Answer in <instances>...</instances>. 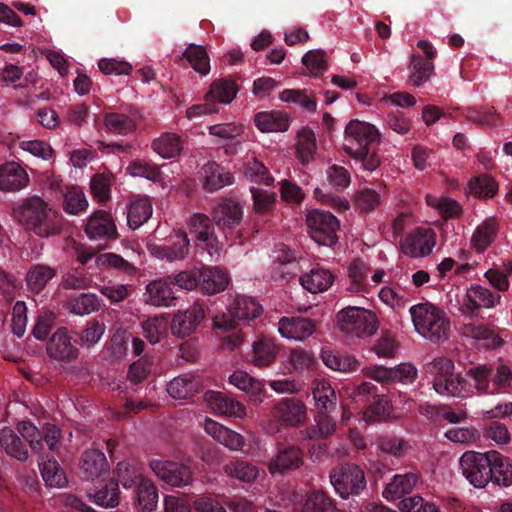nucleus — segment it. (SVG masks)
<instances>
[{"label": "nucleus", "instance_id": "16", "mask_svg": "<svg viewBox=\"0 0 512 512\" xmlns=\"http://www.w3.org/2000/svg\"><path fill=\"white\" fill-rule=\"evenodd\" d=\"M272 414L284 424L298 426L306 420L307 407L300 399L284 398L275 405Z\"/></svg>", "mask_w": 512, "mask_h": 512}, {"label": "nucleus", "instance_id": "47", "mask_svg": "<svg viewBox=\"0 0 512 512\" xmlns=\"http://www.w3.org/2000/svg\"><path fill=\"white\" fill-rule=\"evenodd\" d=\"M183 57L201 75H207L210 72V60L203 46L193 43L189 44L183 53Z\"/></svg>", "mask_w": 512, "mask_h": 512}, {"label": "nucleus", "instance_id": "57", "mask_svg": "<svg viewBox=\"0 0 512 512\" xmlns=\"http://www.w3.org/2000/svg\"><path fill=\"white\" fill-rule=\"evenodd\" d=\"M369 267L366 262L360 259L354 260L348 269L350 286L352 292H359L365 288Z\"/></svg>", "mask_w": 512, "mask_h": 512}, {"label": "nucleus", "instance_id": "5", "mask_svg": "<svg viewBox=\"0 0 512 512\" xmlns=\"http://www.w3.org/2000/svg\"><path fill=\"white\" fill-rule=\"evenodd\" d=\"M337 323L341 331L357 337L374 334L378 328L376 315L358 306H348L337 314Z\"/></svg>", "mask_w": 512, "mask_h": 512}, {"label": "nucleus", "instance_id": "10", "mask_svg": "<svg viewBox=\"0 0 512 512\" xmlns=\"http://www.w3.org/2000/svg\"><path fill=\"white\" fill-rule=\"evenodd\" d=\"M149 253L160 260L177 261L184 259L189 252V239L185 232L178 231L170 237L168 244L155 241L147 243Z\"/></svg>", "mask_w": 512, "mask_h": 512}, {"label": "nucleus", "instance_id": "44", "mask_svg": "<svg viewBox=\"0 0 512 512\" xmlns=\"http://www.w3.org/2000/svg\"><path fill=\"white\" fill-rule=\"evenodd\" d=\"M0 446L11 457L24 461L28 457V451L19 437L10 428H4L0 431Z\"/></svg>", "mask_w": 512, "mask_h": 512}, {"label": "nucleus", "instance_id": "63", "mask_svg": "<svg viewBox=\"0 0 512 512\" xmlns=\"http://www.w3.org/2000/svg\"><path fill=\"white\" fill-rule=\"evenodd\" d=\"M392 413V404L385 397L379 398L375 403L366 408L363 413L362 420L371 423L389 417Z\"/></svg>", "mask_w": 512, "mask_h": 512}, {"label": "nucleus", "instance_id": "62", "mask_svg": "<svg viewBox=\"0 0 512 512\" xmlns=\"http://www.w3.org/2000/svg\"><path fill=\"white\" fill-rule=\"evenodd\" d=\"M498 186L496 182L488 175L475 177L469 182V193L477 197H492L496 194Z\"/></svg>", "mask_w": 512, "mask_h": 512}, {"label": "nucleus", "instance_id": "45", "mask_svg": "<svg viewBox=\"0 0 512 512\" xmlns=\"http://www.w3.org/2000/svg\"><path fill=\"white\" fill-rule=\"evenodd\" d=\"M408 81L412 86L419 87L430 78L434 66L430 61H424L417 55L411 56Z\"/></svg>", "mask_w": 512, "mask_h": 512}, {"label": "nucleus", "instance_id": "20", "mask_svg": "<svg viewBox=\"0 0 512 512\" xmlns=\"http://www.w3.org/2000/svg\"><path fill=\"white\" fill-rule=\"evenodd\" d=\"M173 283L166 280H155L146 286L144 301L156 307H172L175 305V292Z\"/></svg>", "mask_w": 512, "mask_h": 512}, {"label": "nucleus", "instance_id": "9", "mask_svg": "<svg viewBox=\"0 0 512 512\" xmlns=\"http://www.w3.org/2000/svg\"><path fill=\"white\" fill-rule=\"evenodd\" d=\"M150 467L154 474L163 482L173 487L190 485L193 481V473L190 467L163 459H153Z\"/></svg>", "mask_w": 512, "mask_h": 512}, {"label": "nucleus", "instance_id": "37", "mask_svg": "<svg viewBox=\"0 0 512 512\" xmlns=\"http://www.w3.org/2000/svg\"><path fill=\"white\" fill-rule=\"evenodd\" d=\"M492 479L505 487L512 485V462L497 451H490Z\"/></svg>", "mask_w": 512, "mask_h": 512}, {"label": "nucleus", "instance_id": "21", "mask_svg": "<svg viewBox=\"0 0 512 512\" xmlns=\"http://www.w3.org/2000/svg\"><path fill=\"white\" fill-rule=\"evenodd\" d=\"M466 301L462 305L464 313H472L475 308L491 309L500 303L501 296L498 293H493L489 289L475 285L470 287L466 292Z\"/></svg>", "mask_w": 512, "mask_h": 512}, {"label": "nucleus", "instance_id": "19", "mask_svg": "<svg viewBox=\"0 0 512 512\" xmlns=\"http://www.w3.org/2000/svg\"><path fill=\"white\" fill-rule=\"evenodd\" d=\"M30 178L17 162H6L0 166V191L14 192L25 188Z\"/></svg>", "mask_w": 512, "mask_h": 512}, {"label": "nucleus", "instance_id": "22", "mask_svg": "<svg viewBox=\"0 0 512 512\" xmlns=\"http://www.w3.org/2000/svg\"><path fill=\"white\" fill-rule=\"evenodd\" d=\"M212 217L218 226L233 228L243 218V207L233 199H223L214 207Z\"/></svg>", "mask_w": 512, "mask_h": 512}, {"label": "nucleus", "instance_id": "60", "mask_svg": "<svg viewBox=\"0 0 512 512\" xmlns=\"http://www.w3.org/2000/svg\"><path fill=\"white\" fill-rule=\"evenodd\" d=\"M53 276L54 270L52 268L44 265H36L27 273V285L32 291L38 292L44 288Z\"/></svg>", "mask_w": 512, "mask_h": 512}, {"label": "nucleus", "instance_id": "52", "mask_svg": "<svg viewBox=\"0 0 512 512\" xmlns=\"http://www.w3.org/2000/svg\"><path fill=\"white\" fill-rule=\"evenodd\" d=\"M426 203L436 209L444 218L456 217L462 212L459 203L446 196L429 194L426 196Z\"/></svg>", "mask_w": 512, "mask_h": 512}, {"label": "nucleus", "instance_id": "42", "mask_svg": "<svg viewBox=\"0 0 512 512\" xmlns=\"http://www.w3.org/2000/svg\"><path fill=\"white\" fill-rule=\"evenodd\" d=\"M237 94V87L233 81L218 80L215 81L207 92L205 99L207 102H219L229 104Z\"/></svg>", "mask_w": 512, "mask_h": 512}, {"label": "nucleus", "instance_id": "51", "mask_svg": "<svg viewBox=\"0 0 512 512\" xmlns=\"http://www.w3.org/2000/svg\"><path fill=\"white\" fill-rule=\"evenodd\" d=\"M434 391L441 396L465 397L468 395L466 380L461 374H456L454 371L443 379L442 389L436 386Z\"/></svg>", "mask_w": 512, "mask_h": 512}, {"label": "nucleus", "instance_id": "6", "mask_svg": "<svg viewBox=\"0 0 512 512\" xmlns=\"http://www.w3.org/2000/svg\"><path fill=\"white\" fill-rule=\"evenodd\" d=\"M462 474L475 488H485L492 480L490 451H467L459 459Z\"/></svg>", "mask_w": 512, "mask_h": 512}, {"label": "nucleus", "instance_id": "7", "mask_svg": "<svg viewBox=\"0 0 512 512\" xmlns=\"http://www.w3.org/2000/svg\"><path fill=\"white\" fill-rule=\"evenodd\" d=\"M330 482L342 498L359 494L366 486L364 472L355 464H345L334 468L330 474Z\"/></svg>", "mask_w": 512, "mask_h": 512}, {"label": "nucleus", "instance_id": "17", "mask_svg": "<svg viewBox=\"0 0 512 512\" xmlns=\"http://www.w3.org/2000/svg\"><path fill=\"white\" fill-rule=\"evenodd\" d=\"M85 233L91 240L111 239L116 237L117 229L110 214L98 210L87 218Z\"/></svg>", "mask_w": 512, "mask_h": 512}, {"label": "nucleus", "instance_id": "55", "mask_svg": "<svg viewBox=\"0 0 512 512\" xmlns=\"http://www.w3.org/2000/svg\"><path fill=\"white\" fill-rule=\"evenodd\" d=\"M279 100L285 103H295L308 111H316L317 102L306 90L285 89L279 93Z\"/></svg>", "mask_w": 512, "mask_h": 512}, {"label": "nucleus", "instance_id": "30", "mask_svg": "<svg viewBox=\"0 0 512 512\" xmlns=\"http://www.w3.org/2000/svg\"><path fill=\"white\" fill-rule=\"evenodd\" d=\"M302 464V456L299 449L288 447L280 450L269 462L268 470L271 474L283 473L296 469Z\"/></svg>", "mask_w": 512, "mask_h": 512}, {"label": "nucleus", "instance_id": "8", "mask_svg": "<svg viewBox=\"0 0 512 512\" xmlns=\"http://www.w3.org/2000/svg\"><path fill=\"white\" fill-rule=\"evenodd\" d=\"M306 222L310 237L316 243L333 246L337 242L336 231L339 228V221L331 213L312 210L307 214Z\"/></svg>", "mask_w": 512, "mask_h": 512}, {"label": "nucleus", "instance_id": "58", "mask_svg": "<svg viewBox=\"0 0 512 512\" xmlns=\"http://www.w3.org/2000/svg\"><path fill=\"white\" fill-rule=\"evenodd\" d=\"M19 148L44 161H49L54 156V149L52 146L41 139L22 140L19 142Z\"/></svg>", "mask_w": 512, "mask_h": 512}, {"label": "nucleus", "instance_id": "27", "mask_svg": "<svg viewBox=\"0 0 512 512\" xmlns=\"http://www.w3.org/2000/svg\"><path fill=\"white\" fill-rule=\"evenodd\" d=\"M498 222L494 217H488L478 224L471 236V247L477 252L485 251L495 240Z\"/></svg>", "mask_w": 512, "mask_h": 512}, {"label": "nucleus", "instance_id": "26", "mask_svg": "<svg viewBox=\"0 0 512 512\" xmlns=\"http://www.w3.org/2000/svg\"><path fill=\"white\" fill-rule=\"evenodd\" d=\"M419 476L409 472L395 475L383 490V497L389 501L400 499L411 493L417 486Z\"/></svg>", "mask_w": 512, "mask_h": 512}, {"label": "nucleus", "instance_id": "50", "mask_svg": "<svg viewBox=\"0 0 512 512\" xmlns=\"http://www.w3.org/2000/svg\"><path fill=\"white\" fill-rule=\"evenodd\" d=\"M39 467L42 478L48 486L59 488L65 485L66 476L57 461L54 459H48L47 461L41 459Z\"/></svg>", "mask_w": 512, "mask_h": 512}, {"label": "nucleus", "instance_id": "28", "mask_svg": "<svg viewBox=\"0 0 512 512\" xmlns=\"http://www.w3.org/2000/svg\"><path fill=\"white\" fill-rule=\"evenodd\" d=\"M200 288L208 293L215 294L225 290L229 283L228 275L217 267H204L199 269Z\"/></svg>", "mask_w": 512, "mask_h": 512}, {"label": "nucleus", "instance_id": "23", "mask_svg": "<svg viewBox=\"0 0 512 512\" xmlns=\"http://www.w3.org/2000/svg\"><path fill=\"white\" fill-rule=\"evenodd\" d=\"M199 174L203 188L210 192L220 190L233 182L231 174L215 162L205 164Z\"/></svg>", "mask_w": 512, "mask_h": 512}, {"label": "nucleus", "instance_id": "48", "mask_svg": "<svg viewBox=\"0 0 512 512\" xmlns=\"http://www.w3.org/2000/svg\"><path fill=\"white\" fill-rule=\"evenodd\" d=\"M158 503V492L154 484L147 478L141 479L137 489V504L143 512L153 511Z\"/></svg>", "mask_w": 512, "mask_h": 512}, {"label": "nucleus", "instance_id": "56", "mask_svg": "<svg viewBox=\"0 0 512 512\" xmlns=\"http://www.w3.org/2000/svg\"><path fill=\"white\" fill-rule=\"evenodd\" d=\"M106 128L116 134H128L135 130L136 125L132 118L120 113H107L104 117Z\"/></svg>", "mask_w": 512, "mask_h": 512}, {"label": "nucleus", "instance_id": "46", "mask_svg": "<svg viewBox=\"0 0 512 512\" xmlns=\"http://www.w3.org/2000/svg\"><path fill=\"white\" fill-rule=\"evenodd\" d=\"M168 325L167 317L163 315L155 316L142 323V331L149 343L154 345L167 335Z\"/></svg>", "mask_w": 512, "mask_h": 512}, {"label": "nucleus", "instance_id": "54", "mask_svg": "<svg viewBox=\"0 0 512 512\" xmlns=\"http://www.w3.org/2000/svg\"><path fill=\"white\" fill-rule=\"evenodd\" d=\"M460 332L464 337L475 340H488L491 346L499 345L501 340L494 334V331L486 325L468 323L463 324Z\"/></svg>", "mask_w": 512, "mask_h": 512}, {"label": "nucleus", "instance_id": "40", "mask_svg": "<svg viewBox=\"0 0 512 512\" xmlns=\"http://www.w3.org/2000/svg\"><path fill=\"white\" fill-rule=\"evenodd\" d=\"M81 468L88 478L93 479L108 471V462L101 451L90 450L83 454Z\"/></svg>", "mask_w": 512, "mask_h": 512}, {"label": "nucleus", "instance_id": "32", "mask_svg": "<svg viewBox=\"0 0 512 512\" xmlns=\"http://www.w3.org/2000/svg\"><path fill=\"white\" fill-rule=\"evenodd\" d=\"M317 150L315 132L308 127H302L297 133L295 152L302 164H307L315 157Z\"/></svg>", "mask_w": 512, "mask_h": 512}, {"label": "nucleus", "instance_id": "34", "mask_svg": "<svg viewBox=\"0 0 512 512\" xmlns=\"http://www.w3.org/2000/svg\"><path fill=\"white\" fill-rule=\"evenodd\" d=\"M263 312L262 306L255 299L237 295L229 305V313L238 320H251L260 316Z\"/></svg>", "mask_w": 512, "mask_h": 512}, {"label": "nucleus", "instance_id": "59", "mask_svg": "<svg viewBox=\"0 0 512 512\" xmlns=\"http://www.w3.org/2000/svg\"><path fill=\"white\" fill-rule=\"evenodd\" d=\"M302 63L308 73L318 77L327 70V56L321 49L310 50L302 58Z\"/></svg>", "mask_w": 512, "mask_h": 512}, {"label": "nucleus", "instance_id": "25", "mask_svg": "<svg viewBox=\"0 0 512 512\" xmlns=\"http://www.w3.org/2000/svg\"><path fill=\"white\" fill-rule=\"evenodd\" d=\"M279 354V346L274 339L260 337L252 344L251 362L258 368L269 367Z\"/></svg>", "mask_w": 512, "mask_h": 512}, {"label": "nucleus", "instance_id": "3", "mask_svg": "<svg viewBox=\"0 0 512 512\" xmlns=\"http://www.w3.org/2000/svg\"><path fill=\"white\" fill-rule=\"evenodd\" d=\"M15 217L41 237L57 235L62 229V220L51 217V209L40 197H31L13 209Z\"/></svg>", "mask_w": 512, "mask_h": 512}, {"label": "nucleus", "instance_id": "36", "mask_svg": "<svg viewBox=\"0 0 512 512\" xmlns=\"http://www.w3.org/2000/svg\"><path fill=\"white\" fill-rule=\"evenodd\" d=\"M152 215V203L147 197L132 201L127 212V222L130 228L137 229Z\"/></svg>", "mask_w": 512, "mask_h": 512}, {"label": "nucleus", "instance_id": "29", "mask_svg": "<svg viewBox=\"0 0 512 512\" xmlns=\"http://www.w3.org/2000/svg\"><path fill=\"white\" fill-rule=\"evenodd\" d=\"M334 281L329 270L315 268L299 278L301 286L310 293L316 294L328 290Z\"/></svg>", "mask_w": 512, "mask_h": 512}, {"label": "nucleus", "instance_id": "49", "mask_svg": "<svg viewBox=\"0 0 512 512\" xmlns=\"http://www.w3.org/2000/svg\"><path fill=\"white\" fill-rule=\"evenodd\" d=\"M223 469L226 475L242 482H253L259 475V469L255 465L244 461L229 462Z\"/></svg>", "mask_w": 512, "mask_h": 512}, {"label": "nucleus", "instance_id": "38", "mask_svg": "<svg viewBox=\"0 0 512 512\" xmlns=\"http://www.w3.org/2000/svg\"><path fill=\"white\" fill-rule=\"evenodd\" d=\"M285 366V373L292 372H304L314 368L316 360L314 356L304 349H292L287 357V360L283 362Z\"/></svg>", "mask_w": 512, "mask_h": 512}, {"label": "nucleus", "instance_id": "41", "mask_svg": "<svg viewBox=\"0 0 512 512\" xmlns=\"http://www.w3.org/2000/svg\"><path fill=\"white\" fill-rule=\"evenodd\" d=\"M88 200L80 187L69 186L63 195V209L70 215H78L88 208Z\"/></svg>", "mask_w": 512, "mask_h": 512}, {"label": "nucleus", "instance_id": "18", "mask_svg": "<svg viewBox=\"0 0 512 512\" xmlns=\"http://www.w3.org/2000/svg\"><path fill=\"white\" fill-rule=\"evenodd\" d=\"M47 353L56 361L70 362L77 358L78 349L73 345L65 328L58 329L47 345Z\"/></svg>", "mask_w": 512, "mask_h": 512}, {"label": "nucleus", "instance_id": "2", "mask_svg": "<svg viewBox=\"0 0 512 512\" xmlns=\"http://www.w3.org/2000/svg\"><path fill=\"white\" fill-rule=\"evenodd\" d=\"M416 332L424 339L439 343L448 339L451 325L445 311L430 303H418L409 309Z\"/></svg>", "mask_w": 512, "mask_h": 512}, {"label": "nucleus", "instance_id": "43", "mask_svg": "<svg viewBox=\"0 0 512 512\" xmlns=\"http://www.w3.org/2000/svg\"><path fill=\"white\" fill-rule=\"evenodd\" d=\"M312 395L317 407L328 410L336 405V393L325 379H316L312 383Z\"/></svg>", "mask_w": 512, "mask_h": 512}, {"label": "nucleus", "instance_id": "61", "mask_svg": "<svg viewBox=\"0 0 512 512\" xmlns=\"http://www.w3.org/2000/svg\"><path fill=\"white\" fill-rule=\"evenodd\" d=\"M106 331V325L103 321L92 320L82 330L79 343L82 347L91 348L96 345L103 337Z\"/></svg>", "mask_w": 512, "mask_h": 512}, {"label": "nucleus", "instance_id": "15", "mask_svg": "<svg viewBox=\"0 0 512 512\" xmlns=\"http://www.w3.org/2000/svg\"><path fill=\"white\" fill-rule=\"evenodd\" d=\"M229 382L237 389L247 394L248 400L260 404L266 398L265 382L255 378L243 370H237L229 376Z\"/></svg>", "mask_w": 512, "mask_h": 512}, {"label": "nucleus", "instance_id": "14", "mask_svg": "<svg viewBox=\"0 0 512 512\" xmlns=\"http://www.w3.org/2000/svg\"><path fill=\"white\" fill-rule=\"evenodd\" d=\"M205 318V311L199 304H194L185 311L175 313L171 323V333L184 338L193 333Z\"/></svg>", "mask_w": 512, "mask_h": 512}, {"label": "nucleus", "instance_id": "12", "mask_svg": "<svg viewBox=\"0 0 512 512\" xmlns=\"http://www.w3.org/2000/svg\"><path fill=\"white\" fill-rule=\"evenodd\" d=\"M316 331V323L305 317H282L278 322L279 334L290 341L304 342Z\"/></svg>", "mask_w": 512, "mask_h": 512}, {"label": "nucleus", "instance_id": "31", "mask_svg": "<svg viewBox=\"0 0 512 512\" xmlns=\"http://www.w3.org/2000/svg\"><path fill=\"white\" fill-rule=\"evenodd\" d=\"M200 381L193 374L186 373L173 378L168 386V394L178 400L187 399L198 391Z\"/></svg>", "mask_w": 512, "mask_h": 512}, {"label": "nucleus", "instance_id": "64", "mask_svg": "<svg viewBox=\"0 0 512 512\" xmlns=\"http://www.w3.org/2000/svg\"><path fill=\"white\" fill-rule=\"evenodd\" d=\"M303 512H341L323 492L312 493L305 501Z\"/></svg>", "mask_w": 512, "mask_h": 512}, {"label": "nucleus", "instance_id": "35", "mask_svg": "<svg viewBox=\"0 0 512 512\" xmlns=\"http://www.w3.org/2000/svg\"><path fill=\"white\" fill-rule=\"evenodd\" d=\"M183 145L179 135L171 132L161 134L152 142V149L164 159H171L180 154Z\"/></svg>", "mask_w": 512, "mask_h": 512}, {"label": "nucleus", "instance_id": "39", "mask_svg": "<svg viewBox=\"0 0 512 512\" xmlns=\"http://www.w3.org/2000/svg\"><path fill=\"white\" fill-rule=\"evenodd\" d=\"M425 372L432 378L433 389H442V381L455 370L452 360L446 357H438L425 365Z\"/></svg>", "mask_w": 512, "mask_h": 512}, {"label": "nucleus", "instance_id": "11", "mask_svg": "<svg viewBox=\"0 0 512 512\" xmlns=\"http://www.w3.org/2000/svg\"><path fill=\"white\" fill-rule=\"evenodd\" d=\"M245 131L246 126L241 122L219 123L208 127L209 135L223 144L226 154H235L239 151L242 145L239 138Z\"/></svg>", "mask_w": 512, "mask_h": 512}, {"label": "nucleus", "instance_id": "53", "mask_svg": "<svg viewBox=\"0 0 512 512\" xmlns=\"http://www.w3.org/2000/svg\"><path fill=\"white\" fill-rule=\"evenodd\" d=\"M126 171L133 177H143L154 182L162 181V174L159 167L143 159H136L130 162Z\"/></svg>", "mask_w": 512, "mask_h": 512}, {"label": "nucleus", "instance_id": "4", "mask_svg": "<svg viewBox=\"0 0 512 512\" xmlns=\"http://www.w3.org/2000/svg\"><path fill=\"white\" fill-rule=\"evenodd\" d=\"M467 376L480 394L497 395L504 393L512 385V368L506 364L496 367L480 364L470 368Z\"/></svg>", "mask_w": 512, "mask_h": 512}, {"label": "nucleus", "instance_id": "24", "mask_svg": "<svg viewBox=\"0 0 512 512\" xmlns=\"http://www.w3.org/2000/svg\"><path fill=\"white\" fill-rule=\"evenodd\" d=\"M253 122L261 133L285 132L290 126L288 115L275 110L256 113Z\"/></svg>", "mask_w": 512, "mask_h": 512}, {"label": "nucleus", "instance_id": "13", "mask_svg": "<svg viewBox=\"0 0 512 512\" xmlns=\"http://www.w3.org/2000/svg\"><path fill=\"white\" fill-rule=\"evenodd\" d=\"M436 244L435 234L431 229L417 228L401 243L402 252L410 257L429 255Z\"/></svg>", "mask_w": 512, "mask_h": 512}, {"label": "nucleus", "instance_id": "1", "mask_svg": "<svg viewBox=\"0 0 512 512\" xmlns=\"http://www.w3.org/2000/svg\"><path fill=\"white\" fill-rule=\"evenodd\" d=\"M380 142V132L371 123L352 119L344 131V151L361 164L365 171H375L381 158L374 145Z\"/></svg>", "mask_w": 512, "mask_h": 512}, {"label": "nucleus", "instance_id": "33", "mask_svg": "<svg viewBox=\"0 0 512 512\" xmlns=\"http://www.w3.org/2000/svg\"><path fill=\"white\" fill-rule=\"evenodd\" d=\"M321 359L326 367L343 373L355 372L360 366V362L354 356L337 353L331 349H323Z\"/></svg>", "mask_w": 512, "mask_h": 512}]
</instances>
